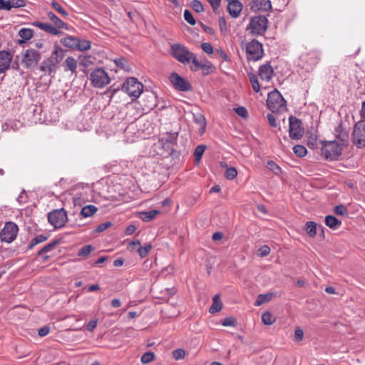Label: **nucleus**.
Returning a JSON list of instances; mask_svg holds the SVG:
<instances>
[{"label": "nucleus", "instance_id": "53", "mask_svg": "<svg viewBox=\"0 0 365 365\" xmlns=\"http://www.w3.org/2000/svg\"><path fill=\"white\" fill-rule=\"evenodd\" d=\"M185 356V351L182 349H178L173 351V356L176 360L182 359Z\"/></svg>", "mask_w": 365, "mask_h": 365}, {"label": "nucleus", "instance_id": "23", "mask_svg": "<svg viewBox=\"0 0 365 365\" xmlns=\"http://www.w3.org/2000/svg\"><path fill=\"white\" fill-rule=\"evenodd\" d=\"M63 66L65 71H70L72 73H76L77 61L73 57H67L63 62Z\"/></svg>", "mask_w": 365, "mask_h": 365}, {"label": "nucleus", "instance_id": "44", "mask_svg": "<svg viewBox=\"0 0 365 365\" xmlns=\"http://www.w3.org/2000/svg\"><path fill=\"white\" fill-rule=\"evenodd\" d=\"M237 175V171L236 170L235 168L234 167H230V168H228L226 171H225V178L228 180H233L234 178H236Z\"/></svg>", "mask_w": 365, "mask_h": 365}, {"label": "nucleus", "instance_id": "59", "mask_svg": "<svg viewBox=\"0 0 365 365\" xmlns=\"http://www.w3.org/2000/svg\"><path fill=\"white\" fill-rule=\"evenodd\" d=\"M111 225H112V223L110 222H106L104 223H101L96 227V231L98 232H102L106 230Z\"/></svg>", "mask_w": 365, "mask_h": 365}, {"label": "nucleus", "instance_id": "36", "mask_svg": "<svg viewBox=\"0 0 365 365\" xmlns=\"http://www.w3.org/2000/svg\"><path fill=\"white\" fill-rule=\"evenodd\" d=\"M262 321L266 325H272L275 322V317L269 312L262 314Z\"/></svg>", "mask_w": 365, "mask_h": 365}, {"label": "nucleus", "instance_id": "32", "mask_svg": "<svg viewBox=\"0 0 365 365\" xmlns=\"http://www.w3.org/2000/svg\"><path fill=\"white\" fill-rule=\"evenodd\" d=\"M91 46V43L90 41L77 38L76 49L81 51H85L89 50Z\"/></svg>", "mask_w": 365, "mask_h": 365}, {"label": "nucleus", "instance_id": "56", "mask_svg": "<svg viewBox=\"0 0 365 365\" xmlns=\"http://www.w3.org/2000/svg\"><path fill=\"white\" fill-rule=\"evenodd\" d=\"M294 341L297 342L301 341L304 338L303 330L300 328H297L294 331Z\"/></svg>", "mask_w": 365, "mask_h": 365}, {"label": "nucleus", "instance_id": "46", "mask_svg": "<svg viewBox=\"0 0 365 365\" xmlns=\"http://www.w3.org/2000/svg\"><path fill=\"white\" fill-rule=\"evenodd\" d=\"M192 63V66L191 69L194 71H197L202 69V66L204 65L203 63L198 61L195 54H193V57L190 58V62Z\"/></svg>", "mask_w": 365, "mask_h": 365}, {"label": "nucleus", "instance_id": "60", "mask_svg": "<svg viewBox=\"0 0 365 365\" xmlns=\"http://www.w3.org/2000/svg\"><path fill=\"white\" fill-rule=\"evenodd\" d=\"M267 120L269 122V124L273 127V128H277L278 126V124L277 123V120H276V118L274 117V115L272 113H268L267 115Z\"/></svg>", "mask_w": 365, "mask_h": 365}, {"label": "nucleus", "instance_id": "7", "mask_svg": "<svg viewBox=\"0 0 365 365\" xmlns=\"http://www.w3.org/2000/svg\"><path fill=\"white\" fill-rule=\"evenodd\" d=\"M122 91L130 97L138 98L143 91V85L134 77L127 78L122 86Z\"/></svg>", "mask_w": 365, "mask_h": 365}, {"label": "nucleus", "instance_id": "28", "mask_svg": "<svg viewBox=\"0 0 365 365\" xmlns=\"http://www.w3.org/2000/svg\"><path fill=\"white\" fill-rule=\"evenodd\" d=\"M159 213L160 211L158 210L140 212H139V217L144 222H150Z\"/></svg>", "mask_w": 365, "mask_h": 365}, {"label": "nucleus", "instance_id": "50", "mask_svg": "<svg viewBox=\"0 0 365 365\" xmlns=\"http://www.w3.org/2000/svg\"><path fill=\"white\" fill-rule=\"evenodd\" d=\"M237 319L232 317H226L222 322L224 327H235L237 325Z\"/></svg>", "mask_w": 365, "mask_h": 365}, {"label": "nucleus", "instance_id": "40", "mask_svg": "<svg viewBox=\"0 0 365 365\" xmlns=\"http://www.w3.org/2000/svg\"><path fill=\"white\" fill-rule=\"evenodd\" d=\"M47 240V237L43 235H39L33 238L30 242L29 248L32 249L36 245L41 243Z\"/></svg>", "mask_w": 365, "mask_h": 365}, {"label": "nucleus", "instance_id": "51", "mask_svg": "<svg viewBox=\"0 0 365 365\" xmlns=\"http://www.w3.org/2000/svg\"><path fill=\"white\" fill-rule=\"evenodd\" d=\"M93 250L91 245L83 246L78 252V256H88Z\"/></svg>", "mask_w": 365, "mask_h": 365}, {"label": "nucleus", "instance_id": "49", "mask_svg": "<svg viewBox=\"0 0 365 365\" xmlns=\"http://www.w3.org/2000/svg\"><path fill=\"white\" fill-rule=\"evenodd\" d=\"M334 212L338 215L345 216L348 215L347 208L344 205H336L334 207Z\"/></svg>", "mask_w": 365, "mask_h": 365}, {"label": "nucleus", "instance_id": "24", "mask_svg": "<svg viewBox=\"0 0 365 365\" xmlns=\"http://www.w3.org/2000/svg\"><path fill=\"white\" fill-rule=\"evenodd\" d=\"M48 18L51 20L55 28H58V30L61 29H68L67 24H65L63 21H61L58 16H56L53 12L49 11L47 14Z\"/></svg>", "mask_w": 365, "mask_h": 365}, {"label": "nucleus", "instance_id": "47", "mask_svg": "<svg viewBox=\"0 0 365 365\" xmlns=\"http://www.w3.org/2000/svg\"><path fill=\"white\" fill-rule=\"evenodd\" d=\"M191 7L192 8V9L195 11H196L197 13H201V12L204 11L203 5L198 0H193V1H192V2H191Z\"/></svg>", "mask_w": 365, "mask_h": 365}, {"label": "nucleus", "instance_id": "11", "mask_svg": "<svg viewBox=\"0 0 365 365\" xmlns=\"http://www.w3.org/2000/svg\"><path fill=\"white\" fill-rule=\"evenodd\" d=\"M48 220L54 228H61L67 221V212L63 208L54 210L48 214Z\"/></svg>", "mask_w": 365, "mask_h": 365}, {"label": "nucleus", "instance_id": "57", "mask_svg": "<svg viewBox=\"0 0 365 365\" xmlns=\"http://www.w3.org/2000/svg\"><path fill=\"white\" fill-rule=\"evenodd\" d=\"M115 63L116 64V66L123 69H125L128 66V62L124 58H116L115 60Z\"/></svg>", "mask_w": 365, "mask_h": 365}, {"label": "nucleus", "instance_id": "55", "mask_svg": "<svg viewBox=\"0 0 365 365\" xmlns=\"http://www.w3.org/2000/svg\"><path fill=\"white\" fill-rule=\"evenodd\" d=\"M270 253V248L267 245H264L258 250V255L260 257H266Z\"/></svg>", "mask_w": 365, "mask_h": 365}, {"label": "nucleus", "instance_id": "10", "mask_svg": "<svg viewBox=\"0 0 365 365\" xmlns=\"http://www.w3.org/2000/svg\"><path fill=\"white\" fill-rule=\"evenodd\" d=\"M268 20L265 16H256L251 18L247 30H250L255 34H262L265 32L267 28Z\"/></svg>", "mask_w": 365, "mask_h": 365}, {"label": "nucleus", "instance_id": "34", "mask_svg": "<svg viewBox=\"0 0 365 365\" xmlns=\"http://www.w3.org/2000/svg\"><path fill=\"white\" fill-rule=\"evenodd\" d=\"M248 77H249V80L252 84V87L253 90L256 93H258L260 91V86H259V83L257 76L254 73H248Z\"/></svg>", "mask_w": 365, "mask_h": 365}, {"label": "nucleus", "instance_id": "45", "mask_svg": "<svg viewBox=\"0 0 365 365\" xmlns=\"http://www.w3.org/2000/svg\"><path fill=\"white\" fill-rule=\"evenodd\" d=\"M183 16H184L185 20L190 25L193 26L196 24V21H195V18L193 17L192 14L189 10H187V9L185 10Z\"/></svg>", "mask_w": 365, "mask_h": 365}, {"label": "nucleus", "instance_id": "15", "mask_svg": "<svg viewBox=\"0 0 365 365\" xmlns=\"http://www.w3.org/2000/svg\"><path fill=\"white\" fill-rule=\"evenodd\" d=\"M170 81L175 89L180 91H189L192 89L190 83L176 73H173Z\"/></svg>", "mask_w": 365, "mask_h": 365}, {"label": "nucleus", "instance_id": "35", "mask_svg": "<svg viewBox=\"0 0 365 365\" xmlns=\"http://www.w3.org/2000/svg\"><path fill=\"white\" fill-rule=\"evenodd\" d=\"M58 243V240H53L42 247L38 252V255H43V253H47L52 251L56 245Z\"/></svg>", "mask_w": 365, "mask_h": 365}, {"label": "nucleus", "instance_id": "48", "mask_svg": "<svg viewBox=\"0 0 365 365\" xmlns=\"http://www.w3.org/2000/svg\"><path fill=\"white\" fill-rule=\"evenodd\" d=\"M9 6H11V9L12 8H20L26 6V2L24 0H8Z\"/></svg>", "mask_w": 365, "mask_h": 365}, {"label": "nucleus", "instance_id": "16", "mask_svg": "<svg viewBox=\"0 0 365 365\" xmlns=\"http://www.w3.org/2000/svg\"><path fill=\"white\" fill-rule=\"evenodd\" d=\"M12 60L13 56L9 52L0 51V74L9 69Z\"/></svg>", "mask_w": 365, "mask_h": 365}, {"label": "nucleus", "instance_id": "38", "mask_svg": "<svg viewBox=\"0 0 365 365\" xmlns=\"http://www.w3.org/2000/svg\"><path fill=\"white\" fill-rule=\"evenodd\" d=\"M51 4L53 9H55L60 15L64 18H68V13L58 2L53 1Z\"/></svg>", "mask_w": 365, "mask_h": 365}, {"label": "nucleus", "instance_id": "6", "mask_svg": "<svg viewBox=\"0 0 365 365\" xmlns=\"http://www.w3.org/2000/svg\"><path fill=\"white\" fill-rule=\"evenodd\" d=\"M89 79L91 85L97 88H102L109 84L110 78L103 68H96L91 71Z\"/></svg>", "mask_w": 365, "mask_h": 365}, {"label": "nucleus", "instance_id": "12", "mask_svg": "<svg viewBox=\"0 0 365 365\" xmlns=\"http://www.w3.org/2000/svg\"><path fill=\"white\" fill-rule=\"evenodd\" d=\"M19 231L16 224L12 222H7L0 232V239L6 243L12 242L16 237Z\"/></svg>", "mask_w": 365, "mask_h": 365}, {"label": "nucleus", "instance_id": "31", "mask_svg": "<svg viewBox=\"0 0 365 365\" xmlns=\"http://www.w3.org/2000/svg\"><path fill=\"white\" fill-rule=\"evenodd\" d=\"M77 38L68 36L61 39V43L66 47L76 49Z\"/></svg>", "mask_w": 365, "mask_h": 365}, {"label": "nucleus", "instance_id": "37", "mask_svg": "<svg viewBox=\"0 0 365 365\" xmlns=\"http://www.w3.org/2000/svg\"><path fill=\"white\" fill-rule=\"evenodd\" d=\"M205 149L206 145H199L196 147L194 151L195 160L196 162H200Z\"/></svg>", "mask_w": 365, "mask_h": 365}, {"label": "nucleus", "instance_id": "41", "mask_svg": "<svg viewBox=\"0 0 365 365\" xmlns=\"http://www.w3.org/2000/svg\"><path fill=\"white\" fill-rule=\"evenodd\" d=\"M267 168L277 175H279L282 172L280 167L272 160L267 162Z\"/></svg>", "mask_w": 365, "mask_h": 365}, {"label": "nucleus", "instance_id": "52", "mask_svg": "<svg viewBox=\"0 0 365 365\" xmlns=\"http://www.w3.org/2000/svg\"><path fill=\"white\" fill-rule=\"evenodd\" d=\"M155 358V355L153 352H146L141 356V362L143 364H148L152 361Z\"/></svg>", "mask_w": 365, "mask_h": 365}, {"label": "nucleus", "instance_id": "17", "mask_svg": "<svg viewBox=\"0 0 365 365\" xmlns=\"http://www.w3.org/2000/svg\"><path fill=\"white\" fill-rule=\"evenodd\" d=\"M258 75L262 81H269L274 76V70L269 63L259 66Z\"/></svg>", "mask_w": 365, "mask_h": 365}, {"label": "nucleus", "instance_id": "33", "mask_svg": "<svg viewBox=\"0 0 365 365\" xmlns=\"http://www.w3.org/2000/svg\"><path fill=\"white\" fill-rule=\"evenodd\" d=\"M304 229L309 237H314L316 236L317 224L315 222L312 221L307 222V223L305 224Z\"/></svg>", "mask_w": 365, "mask_h": 365}, {"label": "nucleus", "instance_id": "30", "mask_svg": "<svg viewBox=\"0 0 365 365\" xmlns=\"http://www.w3.org/2000/svg\"><path fill=\"white\" fill-rule=\"evenodd\" d=\"M222 304L221 301L220 300V295L216 294L214 296V297L212 299V304L210 307L209 312L211 314H214L217 312H220L222 309Z\"/></svg>", "mask_w": 365, "mask_h": 365}, {"label": "nucleus", "instance_id": "63", "mask_svg": "<svg viewBox=\"0 0 365 365\" xmlns=\"http://www.w3.org/2000/svg\"><path fill=\"white\" fill-rule=\"evenodd\" d=\"M73 202L74 206L81 207L83 205V200L80 195H76L73 197Z\"/></svg>", "mask_w": 365, "mask_h": 365}, {"label": "nucleus", "instance_id": "26", "mask_svg": "<svg viewBox=\"0 0 365 365\" xmlns=\"http://www.w3.org/2000/svg\"><path fill=\"white\" fill-rule=\"evenodd\" d=\"M325 224L332 230H337L341 225V222L333 215H327L325 217Z\"/></svg>", "mask_w": 365, "mask_h": 365}, {"label": "nucleus", "instance_id": "54", "mask_svg": "<svg viewBox=\"0 0 365 365\" xmlns=\"http://www.w3.org/2000/svg\"><path fill=\"white\" fill-rule=\"evenodd\" d=\"M202 73L204 76L208 75L209 73H212L214 70V66L211 63L208 64H204L202 66Z\"/></svg>", "mask_w": 365, "mask_h": 365}, {"label": "nucleus", "instance_id": "58", "mask_svg": "<svg viewBox=\"0 0 365 365\" xmlns=\"http://www.w3.org/2000/svg\"><path fill=\"white\" fill-rule=\"evenodd\" d=\"M201 48L203 51L207 54H212L213 53L212 46L210 43H202L201 44Z\"/></svg>", "mask_w": 365, "mask_h": 365}, {"label": "nucleus", "instance_id": "4", "mask_svg": "<svg viewBox=\"0 0 365 365\" xmlns=\"http://www.w3.org/2000/svg\"><path fill=\"white\" fill-rule=\"evenodd\" d=\"M320 53L316 50L303 53L299 57V66L307 71H310L319 63Z\"/></svg>", "mask_w": 365, "mask_h": 365}, {"label": "nucleus", "instance_id": "2", "mask_svg": "<svg viewBox=\"0 0 365 365\" xmlns=\"http://www.w3.org/2000/svg\"><path fill=\"white\" fill-rule=\"evenodd\" d=\"M267 104L272 113H282L287 110V101L277 89L268 94Z\"/></svg>", "mask_w": 365, "mask_h": 365}, {"label": "nucleus", "instance_id": "62", "mask_svg": "<svg viewBox=\"0 0 365 365\" xmlns=\"http://www.w3.org/2000/svg\"><path fill=\"white\" fill-rule=\"evenodd\" d=\"M210 3L211 7L212 8L213 11L216 12V11L219 9L221 0H207Z\"/></svg>", "mask_w": 365, "mask_h": 365}, {"label": "nucleus", "instance_id": "19", "mask_svg": "<svg viewBox=\"0 0 365 365\" xmlns=\"http://www.w3.org/2000/svg\"><path fill=\"white\" fill-rule=\"evenodd\" d=\"M227 11L231 17L237 19L240 16L243 5L240 1H227Z\"/></svg>", "mask_w": 365, "mask_h": 365}, {"label": "nucleus", "instance_id": "27", "mask_svg": "<svg viewBox=\"0 0 365 365\" xmlns=\"http://www.w3.org/2000/svg\"><path fill=\"white\" fill-rule=\"evenodd\" d=\"M276 296V294L273 292H268L267 294H260L257 296V298L255 302V306H260L262 304L270 301Z\"/></svg>", "mask_w": 365, "mask_h": 365}, {"label": "nucleus", "instance_id": "25", "mask_svg": "<svg viewBox=\"0 0 365 365\" xmlns=\"http://www.w3.org/2000/svg\"><path fill=\"white\" fill-rule=\"evenodd\" d=\"M19 35L22 38L19 41V43H24L34 36V30L29 28H23L19 30Z\"/></svg>", "mask_w": 365, "mask_h": 365}, {"label": "nucleus", "instance_id": "14", "mask_svg": "<svg viewBox=\"0 0 365 365\" xmlns=\"http://www.w3.org/2000/svg\"><path fill=\"white\" fill-rule=\"evenodd\" d=\"M354 143L359 148H365V123L357 122L353 131Z\"/></svg>", "mask_w": 365, "mask_h": 365}, {"label": "nucleus", "instance_id": "42", "mask_svg": "<svg viewBox=\"0 0 365 365\" xmlns=\"http://www.w3.org/2000/svg\"><path fill=\"white\" fill-rule=\"evenodd\" d=\"M218 24H219V28H220V33L222 35L225 36L228 31V28H227V21H226L225 19L222 16L220 17L219 20H218Z\"/></svg>", "mask_w": 365, "mask_h": 365}, {"label": "nucleus", "instance_id": "13", "mask_svg": "<svg viewBox=\"0 0 365 365\" xmlns=\"http://www.w3.org/2000/svg\"><path fill=\"white\" fill-rule=\"evenodd\" d=\"M301 121L296 117L290 115L289 118V133L292 139L299 140L304 135V128Z\"/></svg>", "mask_w": 365, "mask_h": 365}, {"label": "nucleus", "instance_id": "18", "mask_svg": "<svg viewBox=\"0 0 365 365\" xmlns=\"http://www.w3.org/2000/svg\"><path fill=\"white\" fill-rule=\"evenodd\" d=\"M178 137V132H169L165 133L160 139L163 147L171 148L176 145Z\"/></svg>", "mask_w": 365, "mask_h": 365}, {"label": "nucleus", "instance_id": "64", "mask_svg": "<svg viewBox=\"0 0 365 365\" xmlns=\"http://www.w3.org/2000/svg\"><path fill=\"white\" fill-rule=\"evenodd\" d=\"M50 331V328L48 326H45L38 331V334L40 336H46Z\"/></svg>", "mask_w": 365, "mask_h": 365}, {"label": "nucleus", "instance_id": "1", "mask_svg": "<svg viewBox=\"0 0 365 365\" xmlns=\"http://www.w3.org/2000/svg\"><path fill=\"white\" fill-rule=\"evenodd\" d=\"M63 49L58 45H55L51 55L41 62L39 67L40 71L48 75L55 73L58 64L63 60Z\"/></svg>", "mask_w": 365, "mask_h": 365}, {"label": "nucleus", "instance_id": "9", "mask_svg": "<svg viewBox=\"0 0 365 365\" xmlns=\"http://www.w3.org/2000/svg\"><path fill=\"white\" fill-rule=\"evenodd\" d=\"M247 58L249 61H257L263 57V46L258 41L253 39L246 46Z\"/></svg>", "mask_w": 365, "mask_h": 365}, {"label": "nucleus", "instance_id": "5", "mask_svg": "<svg viewBox=\"0 0 365 365\" xmlns=\"http://www.w3.org/2000/svg\"><path fill=\"white\" fill-rule=\"evenodd\" d=\"M170 53L173 58L183 64L189 63L190 58L193 57L194 54L187 47L179 43L171 45Z\"/></svg>", "mask_w": 365, "mask_h": 365}, {"label": "nucleus", "instance_id": "3", "mask_svg": "<svg viewBox=\"0 0 365 365\" xmlns=\"http://www.w3.org/2000/svg\"><path fill=\"white\" fill-rule=\"evenodd\" d=\"M342 147L335 141H322L321 154L324 158L330 160H336L341 155Z\"/></svg>", "mask_w": 365, "mask_h": 365}, {"label": "nucleus", "instance_id": "61", "mask_svg": "<svg viewBox=\"0 0 365 365\" xmlns=\"http://www.w3.org/2000/svg\"><path fill=\"white\" fill-rule=\"evenodd\" d=\"M235 111L240 117L246 118L247 116V110L245 107H237L235 108Z\"/></svg>", "mask_w": 365, "mask_h": 365}, {"label": "nucleus", "instance_id": "43", "mask_svg": "<svg viewBox=\"0 0 365 365\" xmlns=\"http://www.w3.org/2000/svg\"><path fill=\"white\" fill-rule=\"evenodd\" d=\"M293 151L299 157L305 156L307 152L306 148L301 145H294L293 148Z\"/></svg>", "mask_w": 365, "mask_h": 365}, {"label": "nucleus", "instance_id": "29", "mask_svg": "<svg viewBox=\"0 0 365 365\" xmlns=\"http://www.w3.org/2000/svg\"><path fill=\"white\" fill-rule=\"evenodd\" d=\"M335 136L342 142L347 141L349 138V134L348 132L343 128L341 123L335 128Z\"/></svg>", "mask_w": 365, "mask_h": 365}, {"label": "nucleus", "instance_id": "21", "mask_svg": "<svg viewBox=\"0 0 365 365\" xmlns=\"http://www.w3.org/2000/svg\"><path fill=\"white\" fill-rule=\"evenodd\" d=\"M33 25L52 35L58 36L61 34V30H58V28H55L53 26L48 23L34 21Z\"/></svg>", "mask_w": 365, "mask_h": 365}, {"label": "nucleus", "instance_id": "22", "mask_svg": "<svg viewBox=\"0 0 365 365\" xmlns=\"http://www.w3.org/2000/svg\"><path fill=\"white\" fill-rule=\"evenodd\" d=\"M98 210V207L93 205H85L81 208L79 215L83 218L90 217L96 214Z\"/></svg>", "mask_w": 365, "mask_h": 365}, {"label": "nucleus", "instance_id": "39", "mask_svg": "<svg viewBox=\"0 0 365 365\" xmlns=\"http://www.w3.org/2000/svg\"><path fill=\"white\" fill-rule=\"evenodd\" d=\"M151 249L152 245L150 244H145L144 246H140L138 249V255L141 258H144L148 255Z\"/></svg>", "mask_w": 365, "mask_h": 365}, {"label": "nucleus", "instance_id": "8", "mask_svg": "<svg viewBox=\"0 0 365 365\" xmlns=\"http://www.w3.org/2000/svg\"><path fill=\"white\" fill-rule=\"evenodd\" d=\"M41 59V53L34 48L26 49L22 53L21 63L25 68L36 67Z\"/></svg>", "mask_w": 365, "mask_h": 365}, {"label": "nucleus", "instance_id": "20", "mask_svg": "<svg viewBox=\"0 0 365 365\" xmlns=\"http://www.w3.org/2000/svg\"><path fill=\"white\" fill-rule=\"evenodd\" d=\"M272 8L269 0H253L250 9L253 11H267Z\"/></svg>", "mask_w": 365, "mask_h": 365}]
</instances>
